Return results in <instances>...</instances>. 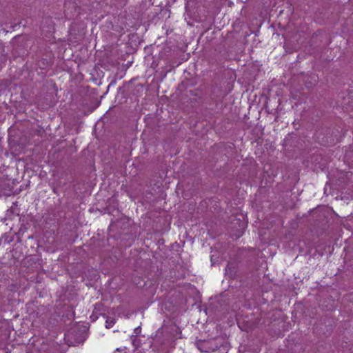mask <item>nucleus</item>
I'll return each instance as SVG.
<instances>
[{"instance_id":"obj_1","label":"nucleus","mask_w":353,"mask_h":353,"mask_svg":"<svg viewBox=\"0 0 353 353\" xmlns=\"http://www.w3.org/2000/svg\"><path fill=\"white\" fill-rule=\"evenodd\" d=\"M86 338L84 328L74 327L65 334V341L69 346H76L83 343Z\"/></svg>"},{"instance_id":"obj_2","label":"nucleus","mask_w":353,"mask_h":353,"mask_svg":"<svg viewBox=\"0 0 353 353\" xmlns=\"http://www.w3.org/2000/svg\"><path fill=\"white\" fill-rule=\"evenodd\" d=\"M195 345L201 352H212L219 349L221 344L217 343L216 339L209 340H198Z\"/></svg>"},{"instance_id":"obj_3","label":"nucleus","mask_w":353,"mask_h":353,"mask_svg":"<svg viewBox=\"0 0 353 353\" xmlns=\"http://www.w3.org/2000/svg\"><path fill=\"white\" fill-rule=\"evenodd\" d=\"M225 271L228 274L230 275V276H234L236 274L235 267L234 265L231 263H228L226 267H225Z\"/></svg>"},{"instance_id":"obj_4","label":"nucleus","mask_w":353,"mask_h":353,"mask_svg":"<svg viewBox=\"0 0 353 353\" xmlns=\"http://www.w3.org/2000/svg\"><path fill=\"white\" fill-rule=\"evenodd\" d=\"M101 0H91L88 6L90 8V10L98 9L100 6Z\"/></svg>"},{"instance_id":"obj_5","label":"nucleus","mask_w":353,"mask_h":353,"mask_svg":"<svg viewBox=\"0 0 353 353\" xmlns=\"http://www.w3.org/2000/svg\"><path fill=\"white\" fill-rule=\"evenodd\" d=\"M115 323V320L114 318L108 317L105 321V327L107 328L112 327Z\"/></svg>"},{"instance_id":"obj_6","label":"nucleus","mask_w":353,"mask_h":353,"mask_svg":"<svg viewBox=\"0 0 353 353\" xmlns=\"http://www.w3.org/2000/svg\"><path fill=\"white\" fill-rule=\"evenodd\" d=\"M114 353H127L125 351L120 349H117Z\"/></svg>"},{"instance_id":"obj_7","label":"nucleus","mask_w":353,"mask_h":353,"mask_svg":"<svg viewBox=\"0 0 353 353\" xmlns=\"http://www.w3.org/2000/svg\"><path fill=\"white\" fill-rule=\"evenodd\" d=\"M140 331H141V327H138L134 329V332L135 334H138L140 332Z\"/></svg>"},{"instance_id":"obj_8","label":"nucleus","mask_w":353,"mask_h":353,"mask_svg":"<svg viewBox=\"0 0 353 353\" xmlns=\"http://www.w3.org/2000/svg\"><path fill=\"white\" fill-rule=\"evenodd\" d=\"M10 241H11V240H10V239H8V238H6V239H4V242H5V243H9Z\"/></svg>"},{"instance_id":"obj_9","label":"nucleus","mask_w":353,"mask_h":353,"mask_svg":"<svg viewBox=\"0 0 353 353\" xmlns=\"http://www.w3.org/2000/svg\"><path fill=\"white\" fill-rule=\"evenodd\" d=\"M52 191H53V192H54L55 194H57V188H54H54H52Z\"/></svg>"},{"instance_id":"obj_10","label":"nucleus","mask_w":353,"mask_h":353,"mask_svg":"<svg viewBox=\"0 0 353 353\" xmlns=\"http://www.w3.org/2000/svg\"><path fill=\"white\" fill-rule=\"evenodd\" d=\"M5 182V180L3 179H0V184H2Z\"/></svg>"},{"instance_id":"obj_11","label":"nucleus","mask_w":353,"mask_h":353,"mask_svg":"<svg viewBox=\"0 0 353 353\" xmlns=\"http://www.w3.org/2000/svg\"><path fill=\"white\" fill-rule=\"evenodd\" d=\"M134 353H145V352H142V351H140V350H139V351L135 352H134Z\"/></svg>"},{"instance_id":"obj_12","label":"nucleus","mask_w":353,"mask_h":353,"mask_svg":"<svg viewBox=\"0 0 353 353\" xmlns=\"http://www.w3.org/2000/svg\"><path fill=\"white\" fill-rule=\"evenodd\" d=\"M2 240H3V239H0V243L1 242V241H2Z\"/></svg>"}]
</instances>
